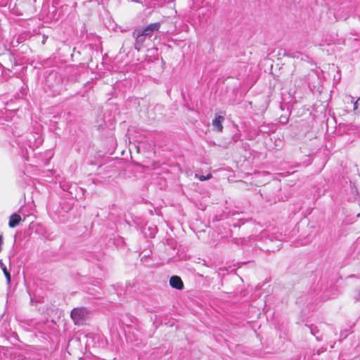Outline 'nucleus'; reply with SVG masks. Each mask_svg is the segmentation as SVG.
<instances>
[{"label":"nucleus","instance_id":"nucleus-1","mask_svg":"<svg viewBox=\"0 0 360 360\" xmlns=\"http://www.w3.org/2000/svg\"><path fill=\"white\" fill-rule=\"evenodd\" d=\"M160 27V22H154L146 26L142 31L136 30L133 34L136 37L137 41L143 42L144 41V36L149 35L155 31H158Z\"/></svg>","mask_w":360,"mask_h":360},{"label":"nucleus","instance_id":"nucleus-2","mask_svg":"<svg viewBox=\"0 0 360 360\" xmlns=\"http://www.w3.org/2000/svg\"><path fill=\"white\" fill-rule=\"evenodd\" d=\"M87 311L84 307L74 308L70 313L71 319L75 325H79L86 317Z\"/></svg>","mask_w":360,"mask_h":360},{"label":"nucleus","instance_id":"nucleus-3","mask_svg":"<svg viewBox=\"0 0 360 360\" xmlns=\"http://www.w3.org/2000/svg\"><path fill=\"white\" fill-rule=\"evenodd\" d=\"M169 285L177 290H182L184 286L181 278L178 276H172L169 278Z\"/></svg>","mask_w":360,"mask_h":360},{"label":"nucleus","instance_id":"nucleus-4","mask_svg":"<svg viewBox=\"0 0 360 360\" xmlns=\"http://www.w3.org/2000/svg\"><path fill=\"white\" fill-rule=\"evenodd\" d=\"M224 121V117L223 116H216L215 118L212 120L213 129L218 132H222L224 129L222 123Z\"/></svg>","mask_w":360,"mask_h":360},{"label":"nucleus","instance_id":"nucleus-5","mask_svg":"<svg viewBox=\"0 0 360 360\" xmlns=\"http://www.w3.org/2000/svg\"><path fill=\"white\" fill-rule=\"evenodd\" d=\"M21 220V217L18 214L14 213L11 214L9 218L8 226L10 228H14L19 224Z\"/></svg>","mask_w":360,"mask_h":360},{"label":"nucleus","instance_id":"nucleus-6","mask_svg":"<svg viewBox=\"0 0 360 360\" xmlns=\"http://www.w3.org/2000/svg\"><path fill=\"white\" fill-rule=\"evenodd\" d=\"M1 266L6 278L7 283H9L11 282V274L9 271L7 270L6 267L2 263H1Z\"/></svg>","mask_w":360,"mask_h":360},{"label":"nucleus","instance_id":"nucleus-7","mask_svg":"<svg viewBox=\"0 0 360 360\" xmlns=\"http://www.w3.org/2000/svg\"><path fill=\"white\" fill-rule=\"evenodd\" d=\"M354 112L355 114L360 113V98H359L354 103Z\"/></svg>","mask_w":360,"mask_h":360},{"label":"nucleus","instance_id":"nucleus-8","mask_svg":"<svg viewBox=\"0 0 360 360\" xmlns=\"http://www.w3.org/2000/svg\"><path fill=\"white\" fill-rule=\"evenodd\" d=\"M212 176V174L209 173L207 176H204V175L200 176L198 177V179H199L200 181H205V180L211 179Z\"/></svg>","mask_w":360,"mask_h":360},{"label":"nucleus","instance_id":"nucleus-9","mask_svg":"<svg viewBox=\"0 0 360 360\" xmlns=\"http://www.w3.org/2000/svg\"><path fill=\"white\" fill-rule=\"evenodd\" d=\"M2 236L0 235V251L1 250Z\"/></svg>","mask_w":360,"mask_h":360}]
</instances>
